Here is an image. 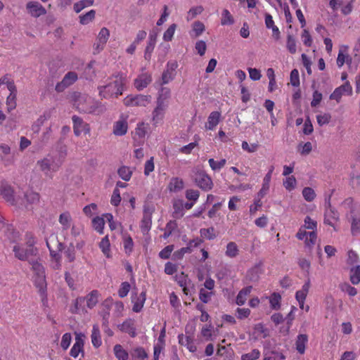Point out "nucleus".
<instances>
[{
	"instance_id": "f3484780",
	"label": "nucleus",
	"mask_w": 360,
	"mask_h": 360,
	"mask_svg": "<svg viewBox=\"0 0 360 360\" xmlns=\"http://www.w3.org/2000/svg\"><path fill=\"white\" fill-rule=\"evenodd\" d=\"M127 128V122L125 120H119L114 124L113 134L116 136H123L126 134Z\"/></svg>"
},
{
	"instance_id": "4be33fe9",
	"label": "nucleus",
	"mask_w": 360,
	"mask_h": 360,
	"mask_svg": "<svg viewBox=\"0 0 360 360\" xmlns=\"http://www.w3.org/2000/svg\"><path fill=\"white\" fill-rule=\"evenodd\" d=\"M173 209L174 212L172 213V217L176 219L181 218L184 213L183 212L184 210V202L182 200H175L173 203Z\"/></svg>"
},
{
	"instance_id": "5fc2aeb1",
	"label": "nucleus",
	"mask_w": 360,
	"mask_h": 360,
	"mask_svg": "<svg viewBox=\"0 0 360 360\" xmlns=\"http://www.w3.org/2000/svg\"><path fill=\"white\" fill-rule=\"evenodd\" d=\"M131 285L129 282H123L121 283L120 288L118 290L120 297L123 298L126 297L130 290Z\"/></svg>"
},
{
	"instance_id": "f8f14e48",
	"label": "nucleus",
	"mask_w": 360,
	"mask_h": 360,
	"mask_svg": "<svg viewBox=\"0 0 360 360\" xmlns=\"http://www.w3.org/2000/svg\"><path fill=\"white\" fill-rule=\"evenodd\" d=\"M151 81L152 77L150 75L147 73L142 74L134 80V86L139 91H141L146 88Z\"/></svg>"
},
{
	"instance_id": "de8ad7c7",
	"label": "nucleus",
	"mask_w": 360,
	"mask_h": 360,
	"mask_svg": "<svg viewBox=\"0 0 360 360\" xmlns=\"http://www.w3.org/2000/svg\"><path fill=\"white\" fill-rule=\"evenodd\" d=\"M286 47L290 53L293 54L296 52V41L291 34H288L287 37Z\"/></svg>"
},
{
	"instance_id": "393cba45",
	"label": "nucleus",
	"mask_w": 360,
	"mask_h": 360,
	"mask_svg": "<svg viewBox=\"0 0 360 360\" xmlns=\"http://www.w3.org/2000/svg\"><path fill=\"white\" fill-rule=\"evenodd\" d=\"M152 225V217L146 214H143L141 221V229L143 234L147 233Z\"/></svg>"
},
{
	"instance_id": "37998d69",
	"label": "nucleus",
	"mask_w": 360,
	"mask_h": 360,
	"mask_svg": "<svg viewBox=\"0 0 360 360\" xmlns=\"http://www.w3.org/2000/svg\"><path fill=\"white\" fill-rule=\"evenodd\" d=\"M177 25L175 23L172 24L164 32L163 39L165 41H170L172 40L175 30Z\"/></svg>"
},
{
	"instance_id": "864d4df0",
	"label": "nucleus",
	"mask_w": 360,
	"mask_h": 360,
	"mask_svg": "<svg viewBox=\"0 0 360 360\" xmlns=\"http://www.w3.org/2000/svg\"><path fill=\"white\" fill-rule=\"evenodd\" d=\"M283 186L288 191L293 190L296 186V179L293 176L287 177L283 181Z\"/></svg>"
},
{
	"instance_id": "c756f323",
	"label": "nucleus",
	"mask_w": 360,
	"mask_h": 360,
	"mask_svg": "<svg viewBox=\"0 0 360 360\" xmlns=\"http://www.w3.org/2000/svg\"><path fill=\"white\" fill-rule=\"evenodd\" d=\"M252 336L255 340L260 338H265L266 336V330L264 329V326L262 323L255 325Z\"/></svg>"
},
{
	"instance_id": "5701e85b",
	"label": "nucleus",
	"mask_w": 360,
	"mask_h": 360,
	"mask_svg": "<svg viewBox=\"0 0 360 360\" xmlns=\"http://www.w3.org/2000/svg\"><path fill=\"white\" fill-rule=\"evenodd\" d=\"M168 188L171 192H178L184 188V181L178 177H174L171 179Z\"/></svg>"
},
{
	"instance_id": "338daca9",
	"label": "nucleus",
	"mask_w": 360,
	"mask_h": 360,
	"mask_svg": "<svg viewBox=\"0 0 360 360\" xmlns=\"http://www.w3.org/2000/svg\"><path fill=\"white\" fill-rule=\"evenodd\" d=\"M121 201L120 193V190L117 188H115L113 191L110 202L114 206H118Z\"/></svg>"
},
{
	"instance_id": "2eb2a0df",
	"label": "nucleus",
	"mask_w": 360,
	"mask_h": 360,
	"mask_svg": "<svg viewBox=\"0 0 360 360\" xmlns=\"http://www.w3.org/2000/svg\"><path fill=\"white\" fill-rule=\"evenodd\" d=\"M130 354L133 360H147L148 358V353L142 347L132 349Z\"/></svg>"
},
{
	"instance_id": "c9c22d12",
	"label": "nucleus",
	"mask_w": 360,
	"mask_h": 360,
	"mask_svg": "<svg viewBox=\"0 0 360 360\" xmlns=\"http://www.w3.org/2000/svg\"><path fill=\"white\" fill-rule=\"evenodd\" d=\"M192 252V249L191 246H187L184 248H181L179 250L175 251L172 255L173 260H180L184 257V255L186 253H191Z\"/></svg>"
},
{
	"instance_id": "473e14b6",
	"label": "nucleus",
	"mask_w": 360,
	"mask_h": 360,
	"mask_svg": "<svg viewBox=\"0 0 360 360\" xmlns=\"http://www.w3.org/2000/svg\"><path fill=\"white\" fill-rule=\"evenodd\" d=\"M96 11L94 10H91L86 14L79 15V22L82 25H87L94 19Z\"/></svg>"
},
{
	"instance_id": "603ef678",
	"label": "nucleus",
	"mask_w": 360,
	"mask_h": 360,
	"mask_svg": "<svg viewBox=\"0 0 360 360\" xmlns=\"http://www.w3.org/2000/svg\"><path fill=\"white\" fill-rule=\"evenodd\" d=\"M17 94H9L6 99L7 110L8 112L16 108Z\"/></svg>"
},
{
	"instance_id": "052dcab7",
	"label": "nucleus",
	"mask_w": 360,
	"mask_h": 360,
	"mask_svg": "<svg viewBox=\"0 0 360 360\" xmlns=\"http://www.w3.org/2000/svg\"><path fill=\"white\" fill-rule=\"evenodd\" d=\"M208 162L210 167L215 171L222 168L225 165L226 161L225 159H221L220 161L216 162L213 158H210Z\"/></svg>"
},
{
	"instance_id": "412c9836",
	"label": "nucleus",
	"mask_w": 360,
	"mask_h": 360,
	"mask_svg": "<svg viewBox=\"0 0 360 360\" xmlns=\"http://www.w3.org/2000/svg\"><path fill=\"white\" fill-rule=\"evenodd\" d=\"M98 291L96 290H94L85 297V302H86V305L89 309H92L98 303Z\"/></svg>"
},
{
	"instance_id": "09e8293b",
	"label": "nucleus",
	"mask_w": 360,
	"mask_h": 360,
	"mask_svg": "<svg viewBox=\"0 0 360 360\" xmlns=\"http://www.w3.org/2000/svg\"><path fill=\"white\" fill-rule=\"evenodd\" d=\"M25 198L28 204L32 205L39 201V195L37 193L30 192L25 194Z\"/></svg>"
},
{
	"instance_id": "ea45409f",
	"label": "nucleus",
	"mask_w": 360,
	"mask_h": 360,
	"mask_svg": "<svg viewBox=\"0 0 360 360\" xmlns=\"http://www.w3.org/2000/svg\"><path fill=\"white\" fill-rule=\"evenodd\" d=\"M110 246V241L108 236H106L100 242L99 248L107 257H109Z\"/></svg>"
},
{
	"instance_id": "9b49d317",
	"label": "nucleus",
	"mask_w": 360,
	"mask_h": 360,
	"mask_svg": "<svg viewBox=\"0 0 360 360\" xmlns=\"http://www.w3.org/2000/svg\"><path fill=\"white\" fill-rule=\"evenodd\" d=\"M333 191L325 198V217H329L333 219L338 220L339 219V214L338 211L331 206L330 199Z\"/></svg>"
},
{
	"instance_id": "b1692460",
	"label": "nucleus",
	"mask_w": 360,
	"mask_h": 360,
	"mask_svg": "<svg viewBox=\"0 0 360 360\" xmlns=\"http://www.w3.org/2000/svg\"><path fill=\"white\" fill-rule=\"evenodd\" d=\"M115 355L118 360H127L129 358L128 352L123 349L120 345H115L113 348Z\"/></svg>"
},
{
	"instance_id": "79ce46f5",
	"label": "nucleus",
	"mask_w": 360,
	"mask_h": 360,
	"mask_svg": "<svg viewBox=\"0 0 360 360\" xmlns=\"http://www.w3.org/2000/svg\"><path fill=\"white\" fill-rule=\"evenodd\" d=\"M233 22L234 20L230 12L227 9H224L222 12L221 25H232Z\"/></svg>"
},
{
	"instance_id": "13d9d810",
	"label": "nucleus",
	"mask_w": 360,
	"mask_h": 360,
	"mask_svg": "<svg viewBox=\"0 0 360 360\" xmlns=\"http://www.w3.org/2000/svg\"><path fill=\"white\" fill-rule=\"evenodd\" d=\"M317 122L319 126H323L328 124L331 120V115L329 113H324L323 115H316Z\"/></svg>"
},
{
	"instance_id": "dca6fc26",
	"label": "nucleus",
	"mask_w": 360,
	"mask_h": 360,
	"mask_svg": "<svg viewBox=\"0 0 360 360\" xmlns=\"http://www.w3.org/2000/svg\"><path fill=\"white\" fill-rule=\"evenodd\" d=\"M308 342V336L306 334H300L297 335L295 345L298 353L302 354L305 352L306 344Z\"/></svg>"
},
{
	"instance_id": "20e7f679",
	"label": "nucleus",
	"mask_w": 360,
	"mask_h": 360,
	"mask_svg": "<svg viewBox=\"0 0 360 360\" xmlns=\"http://www.w3.org/2000/svg\"><path fill=\"white\" fill-rule=\"evenodd\" d=\"M194 181L197 186L204 191H209L212 188V179L204 171L198 172Z\"/></svg>"
},
{
	"instance_id": "bf43d9fd",
	"label": "nucleus",
	"mask_w": 360,
	"mask_h": 360,
	"mask_svg": "<svg viewBox=\"0 0 360 360\" xmlns=\"http://www.w3.org/2000/svg\"><path fill=\"white\" fill-rule=\"evenodd\" d=\"M248 295V286L244 287L238 293L236 297V304L238 305H243L245 302L246 297L245 296Z\"/></svg>"
},
{
	"instance_id": "a878e982",
	"label": "nucleus",
	"mask_w": 360,
	"mask_h": 360,
	"mask_svg": "<svg viewBox=\"0 0 360 360\" xmlns=\"http://www.w3.org/2000/svg\"><path fill=\"white\" fill-rule=\"evenodd\" d=\"M349 277L352 284L357 285L360 283V265H357L350 269Z\"/></svg>"
},
{
	"instance_id": "423d86ee",
	"label": "nucleus",
	"mask_w": 360,
	"mask_h": 360,
	"mask_svg": "<svg viewBox=\"0 0 360 360\" xmlns=\"http://www.w3.org/2000/svg\"><path fill=\"white\" fill-rule=\"evenodd\" d=\"M349 221L351 223V233L354 236L360 234V214L353 207H351Z\"/></svg>"
},
{
	"instance_id": "bb28decb",
	"label": "nucleus",
	"mask_w": 360,
	"mask_h": 360,
	"mask_svg": "<svg viewBox=\"0 0 360 360\" xmlns=\"http://www.w3.org/2000/svg\"><path fill=\"white\" fill-rule=\"evenodd\" d=\"M119 176L125 181L130 180L132 174V171L127 166H122L117 170Z\"/></svg>"
},
{
	"instance_id": "49530a36",
	"label": "nucleus",
	"mask_w": 360,
	"mask_h": 360,
	"mask_svg": "<svg viewBox=\"0 0 360 360\" xmlns=\"http://www.w3.org/2000/svg\"><path fill=\"white\" fill-rule=\"evenodd\" d=\"M302 195L304 198L308 202H311L316 197L314 189L310 187L304 188Z\"/></svg>"
},
{
	"instance_id": "c03bdc74",
	"label": "nucleus",
	"mask_w": 360,
	"mask_h": 360,
	"mask_svg": "<svg viewBox=\"0 0 360 360\" xmlns=\"http://www.w3.org/2000/svg\"><path fill=\"white\" fill-rule=\"evenodd\" d=\"M214 231V228L212 226L207 229H201L200 233L202 236L205 237L207 239L213 240L216 238Z\"/></svg>"
},
{
	"instance_id": "4c0bfd02",
	"label": "nucleus",
	"mask_w": 360,
	"mask_h": 360,
	"mask_svg": "<svg viewBox=\"0 0 360 360\" xmlns=\"http://www.w3.org/2000/svg\"><path fill=\"white\" fill-rule=\"evenodd\" d=\"M176 73L169 70H165L162 74L161 85L166 84L170 81H172L175 77Z\"/></svg>"
},
{
	"instance_id": "7c9ffc66",
	"label": "nucleus",
	"mask_w": 360,
	"mask_h": 360,
	"mask_svg": "<svg viewBox=\"0 0 360 360\" xmlns=\"http://www.w3.org/2000/svg\"><path fill=\"white\" fill-rule=\"evenodd\" d=\"M92 225L94 229L97 231L99 233H103V228L105 225V221L103 217H96L92 219Z\"/></svg>"
},
{
	"instance_id": "6e6552de",
	"label": "nucleus",
	"mask_w": 360,
	"mask_h": 360,
	"mask_svg": "<svg viewBox=\"0 0 360 360\" xmlns=\"http://www.w3.org/2000/svg\"><path fill=\"white\" fill-rule=\"evenodd\" d=\"M26 8L32 16L34 18H38L46 13L45 8L37 1H29Z\"/></svg>"
},
{
	"instance_id": "e2e57ef3",
	"label": "nucleus",
	"mask_w": 360,
	"mask_h": 360,
	"mask_svg": "<svg viewBox=\"0 0 360 360\" xmlns=\"http://www.w3.org/2000/svg\"><path fill=\"white\" fill-rule=\"evenodd\" d=\"M70 216L68 212H64L60 214L59 222L67 229L70 226Z\"/></svg>"
},
{
	"instance_id": "8fccbe9b",
	"label": "nucleus",
	"mask_w": 360,
	"mask_h": 360,
	"mask_svg": "<svg viewBox=\"0 0 360 360\" xmlns=\"http://www.w3.org/2000/svg\"><path fill=\"white\" fill-rule=\"evenodd\" d=\"M342 291L347 292L349 296H355L357 294V290L347 283H344L340 285Z\"/></svg>"
},
{
	"instance_id": "f257e3e1",
	"label": "nucleus",
	"mask_w": 360,
	"mask_h": 360,
	"mask_svg": "<svg viewBox=\"0 0 360 360\" xmlns=\"http://www.w3.org/2000/svg\"><path fill=\"white\" fill-rule=\"evenodd\" d=\"M124 80L125 78L121 75L119 79H117L112 82L104 86H99L98 89L100 95L103 96L104 98L115 95V97L117 98L119 96L122 94Z\"/></svg>"
},
{
	"instance_id": "6e6d98bb",
	"label": "nucleus",
	"mask_w": 360,
	"mask_h": 360,
	"mask_svg": "<svg viewBox=\"0 0 360 360\" xmlns=\"http://www.w3.org/2000/svg\"><path fill=\"white\" fill-rule=\"evenodd\" d=\"M13 252L15 253V257L18 259L25 261L26 260V253L25 248H20L18 245H15L13 247Z\"/></svg>"
},
{
	"instance_id": "aec40b11",
	"label": "nucleus",
	"mask_w": 360,
	"mask_h": 360,
	"mask_svg": "<svg viewBox=\"0 0 360 360\" xmlns=\"http://www.w3.org/2000/svg\"><path fill=\"white\" fill-rule=\"evenodd\" d=\"M262 264L263 262L262 260H259L257 262H256L255 266L251 269L250 271H249V273H250V275H249V281H255L258 280L259 274L262 272Z\"/></svg>"
},
{
	"instance_id": "2f4dec72",
	"label": "nucleus",
	"mask_w": 360,
	"mask_h": 360,
	"mask_svg": "<svg viewBox=\"0 0 360 360\" xmlns=\"http://www.w3.org/2000/svg\"><path fill=\"white\" fill-rule=\"evenodd\" d=\"M281 296L280 295V294L277 292H274L269 299L271 307L275 310L278 309L281 307Z\"/></svg>"
},
{
	"instance_id": "4468645a",
	"label": "nucleus",
	"mask_w": 360,
	"mask_h": 360,
	"mask_svg": "<svg viewBox=\"0 0 360 360\" xmlns=\"http://www.w3.org/2000/svg\"><path fill=\"white\" fill-rule=\"evenodd\" d=\"M34 284L35 286L39 289L40 295L42 296L46 295V281L45 274L34 276Z\"/></svg>"
},
{
	"instance_id": "0e129e2a",
	"label": "nucleus",
	"mask_w": 360,
	"mask_h": 360,
	"mask_svg": "<svg viewBox=\"0 0 360 360\" xmlns=\"http://www.w3.org/2000/svg\"><path fill=\"white\" fill-rule=\"evenodd\" d=\"M71 340H72L71 334L70 333H65L62 337V340H61V342H60L61 347L64 350H66L69 347Z\"/></svg>"
},
{
	"instance_id": "680f3d73",
	"label": "nucleus",
	"mask_w": 360,
	"mask_h": 360,
	"mask_svg": "<svg viewBox=\"0 0 360 360\" xmlns=\"http://www.w3.org/2000/svg\"><path fill=\"white\" fill-rule=\"evenodd\" d=\"M174 250V245H169L166 246L165 248H163L160 252H159V257L161 259H169L172 250Z\"/></svg>"
},
{
	"instance_id": "a18cd8bd",
	"label": "nucleus",
	"mask_w": 360,
	"mask_h": 360,
	"mask_svg": "<svg viewBox=\"0 0 360 360\" xmlns=\"http://www.w3.org/2000/svg\"><path fill=\"white\" fill-rule=\"evenodd\" d=\"M238 248L235 243L230 242L226 246V255L230 257H234L238 255Z\"/></svg>"
},
{
	"instance_id": "f704fd0d",
	"label": "nucleus",
	"mask_w": 360,
	"mask_h": 360,
	"mask_svg": "<svg viewBox=\"0 0 360 360\" xmlns=\"http://www.w3.org/2000/svg\"><path fill=\"white\" fill-rule=\"evenodd\" d=\"M94 1V0H81L74 4V11L78 13L84 8L93 5Z\"/></svg>"
},
{
	"instance_id": "a211bd4d",
	"label": "nucleus",
	"mask_w": 360,
	"mask_h": 360,
	"mask_svg": "<svg viewBox=\"0 0 360 360\" xmlns=\"http://www.w3.org/2000/svg\"><path fill=\"white\" fill-rule=\"evenodd\" d=\"M91 342L94 347L98 348L101 344V337L100 333V330L98 326L95 324L93 326L92 331H91Z\"/></svg>"
},
{
	"instance_id": "e433bc0d",
	"label": "nucleus",
	"mask_w": 360,
	"mask_h": 360,
	"mask_svg": "<svg viewBox=\"0 0 360 360\" xmlns=\"http://www.w3.org/2000/svg\"><path fill=\"white\" fill-rule=\"evenodd\" d=\"M65 256L67 257L69 262H72L75 259V247L72 243L67 247L64 251Z\"/></svg>"
},
{
	"instance_id": "f03ea898",
	"label": "nucleus",
	"mask_w": 360,
	"mask_h": 360,
	"mask_svg": "<svg viewBox=\"0 0 360 360\" xmlns=\"http://www.w3.org/2000/svg\"><path fill=\"white\" fill-rule=\"evenodd\" d=\"M171 91L167 87H161L159 91L158 97L157 99V106L153 112V120L157 117L159 114L165 110V101L170 97Z\"/></svg>"
},
{
	"instance_id": "6ab92c4d",
	"label": "nucleus",
	"mask_w": 360,
	"mask_h": 360,
	"mask_svg": "<svg viewBox=\"0 0 360 360\" xmlns=\"http://www.w3.org/2000/svg\"><path fill=\"white\" fill-rule=\"evenodd\" d=\"M221 113L218 111L212 112L208 117L206 128L212 130L219 122Z\"/></svg>"
},
{
	"instance_id": "9d476101",
	"label": "nucleus",
	"mask_w": 360,
	"mask_h": 360,
	"mask_svg": "<svg viewBox=\"0 0 360 360\" xmlns=\"http://www.w3.org/2000/svg\"><path fill=\"white\" fill-rule=\"evenodd\" d=\"M118 328L121 331L128 333L131 338H135L136 336L134 319H127L122 324L118 325Z\"/></svg>"
},
{
	"instance_id": "7ed1b4c3",
	"label": "nucleus",
	"mask_w": 360,
	"mask_h": 360,
	"mask_svg": "<svg viewBox=\"0 0 360 360\" xmlns=\"http://www.w3.org/2000/svg\"><path fill=\"white\" fill-rule=\"evenodd\" d=\"M151 96L149 95L137 94L128 96L124 99L126 106H146L150 102Z\"/></svg>"
},
{
	"instance_id": "58836bf2",
	"label": "nucleus",
	"mask_w": 360,
	"mask_h": 360,
	"mask_svg": "<svg viewBox=\"0 0 360 360\" xmlns=\"http://www.w3.org/2000/svg\"><path fill=\"white\" fill-rule=\"evenodd\" d=\"M205 30V25L202 22L198 20L193 23V32H194V37H198L202 34Z\"/></svg>"
},
{
	"instance_id": "1a4fd4ad",
	"label": "nucleus",
	"mask_w": 360,
	"mask_h": 360,
	"mask_svg": "<svg viewBox=\"0 0 360 360\" xmlns=\"http://www.w3.org/2000/svg\"><path fill=\"white\" fill-rule=\"evenodd\" d=\"M0 193L7 202H9L12 205H15V200L13 195L14 191L10 185L2 184L0 186Z\"/></svg>"
},
{
	"instance_id": "cd10ccee",
	"label": "nucleus",
	"mask_w": 360,
	"mask_h": 360,
	"mask_svg": "<svg viewBox=\"0 0 360 360\" xmlns=\"http://www.w3.org/2000/svg\"><path fill=\"white\" fill-rule=\"evenodd\" d=\"M85 297H78L75 300L74 306L71 307L70 311L72 314H77L79 312L80 309L82 311H84V303H85Z\"/></svg>"
},
{
	"instance_id": "39448f33",
	"label": "nucleus",
	"mask_w": 360,
	"mask_h": 360,
	"mask_svg": "<svg viewBox=\"0 0 360 360\" xmlns=\"http://www.w3.org/2000/svg\"><path fill=\"white\" fill-rule=\"evenodd\" d=\"M75 342L73 345L72 347L70 349V355L74 358H77L79 353H82V356H84V334L82 333H75Z\"/></svg>"
},
{
	"instance_id": "3c124183",
	"label": "nucleus",
	"mask_w": 360,
	"mask_h": 360,
	"mask_svg": "<svg viewBox=\"0 0 360 360\" xmlns=\"http://www.w3.org/2000/svg\"><path fill=\"white\" fill-rule=\"evenodd\" d=\"M77 74L70 71L65 74L63 79L66 82L68 86H70L77 80Z\"/></svg>"
},
{
	"instance_id": "0eeeda50",
	"label": "nucleus",
	"mask_w": 360,
	"mask_h": 360,
	"mask_svg": "<svg viewBox=\"0 0 360 360\" xmlns=\"http://www.w3.org/2000/svg\"><path fill=\"white\" fill-rule=\"evenodd\" d=\"M346 94L347 95H352V87L349 82H346L340 86L336 88L334 91L330 95V100H335L338 103L340 102L342 96Z\"/></svg>"
},
{
	"instance_id": "c85d7f7f",
	"label": "nucleus",
	"mask_w": 360,
	"mask_h": 360,
	"mask_svg": "<svg viewBox=\"0 0 360 360\" xmlns=\"http://www.w3.org/2000/svg\"><path fill=\"white\" fill-rule=\"evenodd\" d=\"M188 278V276L185 274L184 272H181L180 274H177L175 276V279L179 286L183 288V291L184 294H188V289L186 288V281Z\"/></svg>"
},
{
	"instance_id": "ddd939ff",
	"label": "nucleus",
	"mask_w": 360,
	"mask_h": 360,
	"mask_svg": "<svg viewBox=\"0 0 360 360\" xmlns=\"http://www.w3.org/2000/svg\"><path fill=\"white\" fill-rule=\"evenodd\" d=\"M38 165L41 170L43 171L46 175H48L50 171L55 172L57 170V167L52 159L44 158L41 161H38Z\"/></svg>"
},
{
	"instance_id": "4d7b16f0",
	"label": "nucleus",
	"mask_w": 360,
	"mask_h": 360,
	"mask_svg": "<svg viewBox=\"0 0 360 360\" xmlns=\"http://www.w3.org/2000/svg\"><path fill=\"white\" fill-rule=\"evenodd\" d=\"M46 246L49 248V250L50 252V256L52 259H54V261H58L61 259V255L59 252L56 249L54 250L53 248L51 246V243L46 240Z\"/></svg>"
},
{
	"instance_id": "69168bd1",
	"label": "nucleus",
	"mask_w": 360,
	"mask_h": 360,
	"mask_svg": "<svg viewBox=\"0 0 360 360\" xmlns=\"http://www.w3.org/2000/svg\"><path fill=\"white\" fill-rule=\"evenodd\" d=\"M290 82L293 86H298L300 85L299 72L297 69H293L290 72Z\"/></svg>"
},
{
	"instance_id": "a19ab883",
	"label": "nucleus",
	"mask_w": 360,
	"mask_h": 360,
	"mask_svg": "<svg viewBox=\"0 0 360 360\" xmlns=\"http://www.w3.org/2000/svg\"><path fill=\"white\" fill-rule=\"evenodd\" d=\"M110 37V31L106 27H103L97 37V40L99 43L106 44Z\"/></svg>"
},
{
	"instance_id": "72a5a7b5",
	"label": "nucleus",
	"mask_w": 360,
	"mask_h": 360,
	"mask_svg": "<svg viewBox=\"0 0 360 360\" xmlns=\"http://www.w3.org/2000/svg\"><path fill=\"white\" fill-rule=\"evenodd\" d=\"M29 262L32 265V269L34 272V276L45 274L44 267L41 264L34 259L29 260Z\"/></svg>"
},
{
	"instance_id": "774afa93",
	"label": "nucleus",
	"mask_w": 360,
	"mask_h": 360,
	"mask_svg": "<svg viewBox=\"0 0 360 360\" xmlns=\"http://www.w3.org/2000/svg\"><path fill=\"white\" fill-rule=\"evenodd\" d=\"M195 48L200 56H204L207 49V45L205 41L202 40L198 41L195 43Z\"/></svg>"
}]
</instances>
